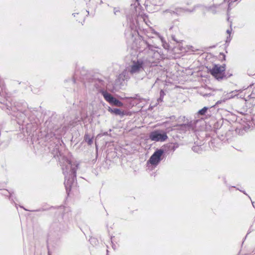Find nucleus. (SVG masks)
Returning a JSON list of instances; mask_svg holds the SVG:
<instances>
[{"label":"nucleus","instance_id":"obj_35","mask_svg":"<svg viewBox=\"0 0 255 255\" xmlns=\"http://www.w3.org/2000/svg\"><path fill=\"white\" fill-rule=\"evenodd\" d=\"M241 192H242L243 193H244L245 194L247 195V194L246 193L245 191H242V190H240Z\"/></svg>","mask_w":255,"mask_h":255},{"label":"nucleus","instance_id":"obj_29","mask_svg":"<svg viewBox=\"0 0 255 255\" xmlns=\"http://www.w3.org/2000/svg\"><path fill=\"white\" fill-rule=\"evenodd\" d=\"M198 147L197 146H194L193 148H192V149L194 150V151H195L196 150V148H198Z\"/></svg>","mask_w":255,"mask_h":255},{"label":"nucleus","instance_id":"obj_18","mask_svg":"<svg viewBox=\"0 0 255 255\" xmlns=\"http://www.w3.org/2000/svg\"><path fill=\"white\" fill-rule=\"evenodd\" d=\"M137 22L136 20L130 19L129 27L131 30L136 31L137 30Z\"/></svg>","mask_w":255,"mask_h":255},{"label":"nucleus","instance_id":"obj_30","mask_svg":"<svg viewBox=\"0 0 255 255\" xmlns=\"http://www.w3.org/2000/svg\"><path fill=\"white\" fill-rule=\"evenodd\" d=\"M112 248L114 249V250H116V246L115 245H112Z\"/></svg>","mask_w":255,"mask_h":255},{"label":"nucleus","instance_id":"obj_34","mask_svg":"<svg viewBox=\"0 0 255 255\" xmlns=\"http://www.w3.org/2000/svg\"><path fill=\"white\" fill-rule=\"evenodd\" d=\"M172 39L174 40V41H176L175 39V36H172Z\"/></svg>","mask_w":255,"mask_h":255},{"label":"nucleus","instance_id":"obj_7","mask_svg":"<svg viewBox=\"0 0 255 255\" xmlns=\"http://www.w3.org/2000/svg\"><path fill=\"white\" fill-rule=\"evenodd\" d=\"M101 93L103 96L105 100L110 104L120 107L123 106V103L122 102L114 97L111 94L108 93L105 90H101Z\"/></svg>","mask_w":255,"mask_h":255},{"label":"nucleus","instance_id":"obj_8","mask_svg":"<svg viewBox=\"0 0 255 255\" xmlns=\"http://www.w3.org/2000/svg\"><path fill=\"white\" fill-rule=\"evenodd\" d=\"M149 137L152 141H164L167 139L168 136L164 132L154 130L149 133Z\"/></svg>","mask_w":255,"mask_h":255},{"label":"nucleus","instance_id":"obj_1","mask_svg":"<svg viewBox=\"0 0 255 255\" xmlns=\"http://www.w3.org/2000/svg\"><path fill=\"white\" fill-rule=\"evenodd\" d=\"M151 39H142L139 42L137 47L138 51L143 56L132 60L131 64L128 67V72L133 76L143 73L148 67L157 65L160 60L164 58L161 50L151 43Z\"/></svg>","mask_w":255,"mask_h":255},{"label":"nucleus","instance_id":"obj_27","mask_svg":"<svg viewBox=\"0 0 255 255\" xmlns=\"http://www.w3.org/2000/svg\"><path fill=\"white\" fill-rule=\"evenodd\" d=\"M231 40V36H230V35H229V36H228L227 37L226 42H230Z\"/></svg>","mask_w":255,"mask_h":255},{"label":"nucleus","instance_id":"obj_20","mask_svg":"<svg viewBox=\"0 0 255 255\" xmlns=\"http://www.w3.org/2000/svg\"><path fill=\"white\" fill-rule=\"evenodd\" d=\"M165 95V93L163 91V90H161L160 91V97L157 99L158 103L159 104L160 103H161L163 101V97Z\"/></svg>","mask_w":255,"mask_h":255},{"label":"nucleus","instance_id":"obj_12","mask_svg":"<svg viewBox=\"0 0 255 255\" xmlns=\"http://www.w3.org/2000/svg\"><path fill=\"white\" fill-rule=\"evenodd\" d=\"M147 6H161L164 3V0H147Z\"/></svg>","mask_w":255,"mask_h":255},{"label":"nucleus","instance_id":"obj_14","mask_svg":"<svg viewBox=\"0 0 255 255\" xmlns=\"http://www.w3.org/2000/svg\"><path fill=\"white\" fill-rule=\"evenodd\" d=\"M108 111L111 113L115 114L116 115L120 116L121 117H123L126 115V112L122 111L120 109L117 108L112 109L111 108L109 107Z\"/></svg>","mask_w":255,"mask_h":255},{"label":"nucleus","instance_id":"obj_33","mask_svg":"<svg viewBox=\"0 0 255 255\" xmlns=\"http://www.w3.org/2000/svg\"><path fill=\"white\" fill-rule=\"evenodd\" d=\"M44 211V209H39V210H34V211Z\"/></svg>","mask_w":255,"mask_h":255},{"label":"nucleus","instance_id":"obj_43","mask_svg":"<svg viewBox=\"0 0 255 255\" xmlns=\"http://www.w3.org/2000/svg\"><path fill=\"white\" fill-rule=\"evenodd\" d=\"M137 5H139V3L137 1Z\"/></svg>","mask_w":255,"mask_h":255},{"label":"nucleus","instance_id":"obj_28","mask_svg":"<svg viewBox=\"0 0 255 255\" xmlns=\"http://www.w3.org/2000/svg\"><path fill=\"white\" fill-rule=\"evenodd\" d=\"M3 191H4V192L8 193L9 194V199H10L11 196V194L9 192H8V191H7V190H3Z\"/></svg>","mask_w":255,"mask_h":255},{"label":"nucleus","instance_id":"obj_32","mask_svg":"<svg viewBox=\"0 0 255 255\" xmlns=\"http://www.w3.org/2000/svg\"><path fill=\"white\" fill-rule=\"evenodd\" d=\"M75 79H76V78L75 77H74L73 79L72 80V82L74 83L75 82Z\"/></svg>","mask_w":255,"mask_h":255},{"label":"nucleus","instance_id":"obj_17","mask_svg":"<svg viewBox=\"0 0 255 255\" xmlns=\"http://www.w3.org/2000/svg\"><path fill=\"white\" fill-rule=\"evenodd\" d=\"M234 93V91H232L229 93L224 94L222 97L223 102H225L227 100L233 98L235 96Z\"/></svg>","mask_w":255,"mask_h":255},{"label":"nucleus","instance_id":"obj_23","mask_svg":"<svg viewBox=\"0 0 255 255\" xmlns=\"http://www.w3.org/2000/svg\"><path fill=\"white\" fill-rule=\"evenodd\" d=\"M136 7H137V5L136 4V3H135L134 4H131V9H132V8L133 9H134V10L135 11H136Z\"/></svg>","mask_w":255,"mask_h":255},{"label":"nucleus","instance_id":"obj_39","mask_svg":"<svg viewBox=\"0 0 255 255\" xmlns=\"http://www.w3.org/2000/svg\"><path fill=\"white\" fill-rule=\"evenodd\" d=\"M173 26H171L170 28H169V30H171L172 28H173Z\"/></svg>","mask_w":255,"mask_h":255},{"label":"nucleus","instance_id":"obj_19","mask_svg":"<svg viewBox=\"0 0 255 255\" xmlns=\"http://www.w3.org/2000/svg\"><path fill=\"white\" fill-rule=\"evenodd\" d=\"M84 140L89 145H91L93 143V138L90 137L88 133L85 134Z\"/></svg>","mask_w":255,"mask_h":255},{"label":"nucleus","instance_id":"obj_22","mask_svg":"<svg viewBox=\"0 0 255 255\" xmlns=\"http://www.w3.org/2000/svg\"><path fill=\"white\" fill-rule=\"evenodd\" d=\"M12 111V108L10 107H8L7 108V111H6V113L8 115H11L12 116H13V117H14V114H15V112L13 111V114L11 112Z\"/></svg>","mask_w":255,"mask_h":255},{"label":"nucleus","instance_id":"obj_21","mask_svg":"<svg viewBox=\"0 0 255 255\" xmlns=\"http://www.w3.org/2000/svg\"><path fill=\"white\" fill-rule=\"evenodd\" d=\"M208 109V108L207 107H204L202 109L200 110L198 112V114L199 115L203 116L205 115V113L207 112V110Z\"/></svg>","mask_w":255,"mask_h":255},{"label":"nucleus","instance_id":"obj_36","mask_svg":"<svg viewBox=\"0 0 255 255\" xmlns=\"http://www.w3.org/2000/svg\"><path fill=\"white\" fill-rule=\"evenodd\" d=\"M239 130H240V129H239L238 128H237L236 129V132H238Z\"/></svg>","mask_w":255,"mask_h":255},{"label":"nucleus","instance_id":"obj_41","mask_svg":"<svg viewBox=\"0 0 255 255\" xmlns=\"http://www.w3.org/2000/svg\"><path fill=\"white\" fill-rule=\"evenodd\" d=\"M230 4H231V3H230L229 4V5H228V6H229L228 8H230Z\"/></svg>","mask_w":255,"mask_h":255},{"label":"nucleus","instance_id":"obj_25","mask_svg":"<svg viewBox=\"0 0 255 255\" xmlns=\"http://www.w3.org/2000/svg\"><path fill=\"white\" fill-rule=\"evenodd\" d=\"M225 102H223V99L222 98H221V99L220 100H219L216 103V105H218L219 104H221L222 103H224Z\"/></svg>","mask_w":255,"mask_h":255},{"label":"nucleus","instance_id":"obj_9","mask_svg":"<svg viewBox=\"0 0 255 255\" xmlns=\"http://www.w3.org/2000/svg\"><path fill=\"white\" fill-rule=\"evenodd\" d=\"M65 127H63L62 128H56L54 129V131H50L49 132H47L46 136L47 138H51L53 136H55L56 138L59 139L61 137V135L64 133L65 132V130L64 128Z\"/></svg>","mask_w":255,"mask_h":255},{"label":"nucleus","instance_id":"obj_5","mask_svg":"<svg viewBox=\"0 0 255 255\" xmlns=\"http://www.w3.org/2000/svg\"><path fill=\"white\" fill-rule=\"evenodd\" d=\"M225 65L223 66L214 65L213 67L210 70V72L217 80H221L225 77Z\"/></svg>","mask_w":255,"mask_h":255},{"label":"nucleus","instance_id":"obj_26","mask_svg":"<svg viewBox=\"0 0 255 255\" xmlns=\"http://www.w3.org/2000/svg\"><path fill=\"white\" fill-rule=\"evenodd\" d=\"M114 12L115 15H117L118 13L120 12V10L116 8H114Z\"/></svg>","mask_w":255,"mask_h":255},{"label":"nucleus","instance_id":"obj_37","mask_svg":"<svg viewBox=\"0 0 255 255\" xmlns=\"http://www.w3.org/2000/svg\"><path fill=\"white\" fill-rule=\"evenodd\" d=\"M248 128V127H243V129L246 130V129L245 128Z\"/></svg>","mask_w":255,"mask_h":255},{"label":"nucleus","instance_id":"obj_42","mask_svg":"<svg viewBox=\"0 0 255 255\" xmlns=\"http://www.w3.org/2000/svg\"><path fill=\"white\" fill-rule=\"evenodd\" d=\"M75 14L76 13H73V15H74V16H75Z\"/></svg>","mask_w":255,"mask_h":255},{"label":"nucleus","instance_id":"obj_31","mask_svg":"<svg viewBox=\"0 0 255 255\" xmlns=\"http://www.w3.org/2000/svg\"><path fill=\"white\" fill-rule=\"evenodd\" d=\"M220 54L223 56L224 59H225V55L223 53H221Z\"/></svg>","mask_w":255,"mask_h":255},{"label":"nucleus","instance_id":"obj_40","mask_svg":"<svg viewBox=\"0 0 255 255\" xmlns=\"http://www.w3.org/2000/svg\"><path fill=\"white\" fill-rule=\"evenodd\" d=\"M252 205L254 206V202L252 201Z\"/></svg>","mask_w":255,"mask_h":255},{"label":"nucleus","instance_id":"obj_16","mask_svg":"<svg viewBox=\"0 0 255 255\" xmlns=\"http://www.w3.org/2000/svg\"><path fill=\"white\" fill-rule=\"evenodd\" d=\"M193 124L192 122H190L187 124H184L180 125V129L183 131H186L190 130L191 129H193Z\"/></svg>","mask_w":255,"mask_h":255},{"label":"nucleus","instance_id":"obj_4","mask_svg":"<svg viewBox=\"0 0 255 255\" xmlns=\"http://www.w3.org/2000/svg\"><path fill=\"white\" fill-rule=\"evenodd\" d=\"M223 5V3L221 4H214L212 6H204L203 5L198 4L193 7V8L192 9H183V10L185 11H188V12H193L197 8H200L203 10H206L207 11H210L212 13L215 14L217 12L220 11V9Z\"/></svg>","mask_w":255,"mask_h":255},{"label":"nucleus","instance_id":"obj_6","mask_svg":"<svg viewBox=\"0 0 255 255\" xmlns=\"http://www.w3.org/2000/svg\"><path fill=\"white\" fill-rule=\"evenodd\" d=\"M163 153L164 150L163 149H156L147 161V164H150L155 167L161 161Z\"/></svg>","mask_w":255,"mask_h":255},{"label":"nucleus","instance_id":"obj_10","mask_svg":"<svg viewBox=\"0 0 255 255\" xmlns=\"http://www.w3.org/2000/svg\"><path fill=\"white\" fill-rule=\"evenodd\" d=\"M181 8H176L174 9H168L163 11L164 16L168 17L173 15H176L181 11Z\"/></svg>","mask_w":255,"mask_h":255},{"label":"nucleus","instance_id":"obj_3","mask_svg":"<svg viewBox=\"0 0 255 255\" xmlns=\"http://www.w3.org/2000/svg\"><path fill=\"white\" fill-rule=\"evenodd\" d=\"M27 104L24 102L17 104V119H18L17 124H20L24 122L27 115Z\"/></svg>","mask_w":255,"mask_h":255},{"label":"nucleus","instance_id":"obj_38","mask_svg":"<svg viewBox=\"0 0 255 255\" xmlns=\"http://www.w3.org/2000/svg\"><path fill=\"white\" fill-rule=\"evenodd\" d=\"M93 240L95 241V239L94 238L91 239V242H93Z\"/></svg>","mask_w":255,"mask_h":255},{"label":"nucleus","instance_id":"obj_11","mask_svg":"<svg viewBox=\"0 0 255 255\" xmlns=\"http://www.w3.org/2000/svg\"><path fill=\"white\" fill-rule=\"evenodd\" d=\"M61 225L59 222L54 221L51 223L50 226V232H58L60 230Z\"/></svg>","mask_w":255,"mask_h":255},{"label":"nucleus","instance_id":"obj_13","mask_svg":"<svg viewBox=\"0 0 255 255\" xmlns=\"http://www.w3.org/2000/svg\"><path fill=\"white\" fill-rule=\"evenodd\" d=\"M128 79V76L127 75V71H123L121 74H120L118 78L117 79H116V81H115V88H116L117 87V85L119 83H120L121 82V80H127Z\"/></svg>","mask_w":255,"mask_h":255},{"label":"nucleus","instance_id":"obj_24","mask_svg":"<svg viewBox=\"0 0 255 255\" xmlns=\"http://www.w3.org/2000/svg\"><path fill=\"white\" fill-rule=\"evenodd\" d=\"M232 30V23H231V24H230V29H228V30H227V31H226V32H227V33L228 34H229V35H230Z\"/></svg>","mask_w":255,"mask_h":255},{"label":"nucleus","instance_id":"obj_2","mask_svg":"<svg viewBox=\"0 0 255 255\" xmlns=\"http://www.w3.org/2000/svg\"><path fill=\"white\" fill-rule=\"evenodd\" d=\"M62 163L63 173L65 175L64 185L68 194L76 179V171L79 166L77 161L72 162L67 158L64 157Z\"/></svg>","mask_w":255,"mask_h":255},{"label":"nucleus","instance_id":"obj_15","mask_svg":"<svg viewBox=\"0 0 255 255\" xmlns=\"http://www.w3.org/2000/svg\"><path fill=\"white\" fill-rule=\"evenodd\" d=\"M105 86V82L101 79H98L95 81V86L98 89L99 92L101 93V90H104V87Z\"/></svg>","mask_w":255,"mask_h":255}]
</instances>
